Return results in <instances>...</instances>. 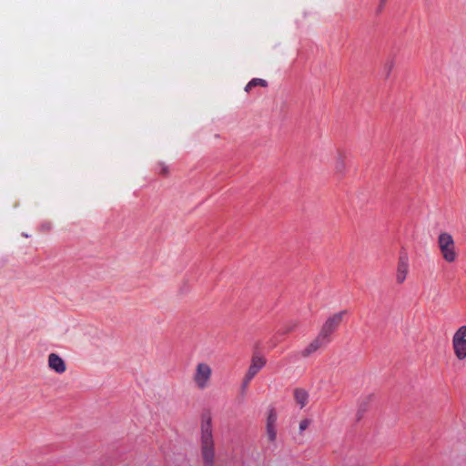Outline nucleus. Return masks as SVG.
<instances>
[{
    "instance_id": "0eeeda50",
    "label": "nucleus",
    "mask_w": 466,
    "mask_h": 466,
    "mask_svg": "<svg viewBox=\"0 0 466 466\" xmlns=\"http://www.w3.org/2000/svg\"><path fill=\"white\" fill-rule=\"evenodd\" d=\"M329 342L325 339L320 334L317 336L302 351L301 356L304 358L309 357L318 350L326 347Z\"/></svg>"
},
{
    "instance_id": "2eb2a0df",
    "label": "nucleus",
    "mask_w": 466,
    "mask_h": 466,
    "mask_svg": "<svg viewBox=\"0 0 466 466\" xmlns=\"http://www.w3.org/2000/svg\"><path fill=\"white\" fill-rule=\"evenodd\" d=\"M157 170L160 175L167 176L169 173L168 167L164 163H159L157 167Z\"/></svg>"
},
{
    "instance_id": "9d476101",
    "label": "nucleus",
    "mask_w": 466,
    "mask_h": 466,
    "mask_svg": "<svg viewBox=\"0 0 466 466\" xmlns=\"http://www.w3.org/2000/svg\"><path fill=\"white\" fill-rule=\"evenodd\" d=\"M294 398L296 402L303 408L308 402L309 394L302 389H296L294 391Z\"/></svg>"
},
{
    "instance_id": "4468645a",
    "label": "nucleus",
    "mask_w": 466,
    "mask_h": 466,
    "mask_svg": "<svg viewBox=\"0 0 466 466\" xmlns=\"http://www.w3.org/2000/svg\"><path fill=\"white\" fill-rule=\"evenodd\" d=\"M277 421V414L273 409L268 411L267 418V425H275Z\"/></svg>"
},
{
    "instance_id": "dca6fc26",
    "label": "nucleus",
    "mask_w": 466,
    "mask_h": 466,
    "mask_svg": "<svg viewBox=\"0 0 466 466\" xmlns=\"http://www.w3.org/2000/svg\"><path fill=\"white\" fill-rule=\"evenodd\" d=\"M252 377H248V375H245L244 379H243V382H242V390H246V389L248 387L250 381L252 380Z\"/></svg>"
},
{
    "instance_id": "423d86ee",
    "label": "nucleus",
    "mask_w": 466,
    "mask_h": 466,
    "mask_svg": "<svg viewBox=\"0 0 466 466\" xmlns=\"http://www.w3.org/2000/svg\"><path fill=\"white\" fill-rule=\"evenodd\" d=\"M409 272V258L407 254H401L399 258L397 272H396V281L399 284H401L405 281L407 275Z\"/></svg>"
},
{
    "instance_id": "ddd939ff",
    "label": "nucleus",
    "mask_w": 466,
    "mask_h": 466,
    "mask_svg": "<svg viewBox=\"0 0 466 466\" xmlns=\"http://www.w3.org/2000/svg\"><path fill=\"white\" fill-rule=\"evenodd\" d=\"M267 438L269 441H274L277 438L275 425H266Z\"/></svg>"
},
{
    "instance_id": "6ab92c4d",
    "label": "nucleus",
    "mask_w": 466,
    "mask_h": 466,
    "mask_svg": "<svg viewBox=\"0 0 466 466\" xmlns=\"http://www.w3.org/2000/svg\"><path fill=\"white\" fill-rule=\"evenodd\" d=\"M386 1L387 0H380V5L379 10H378L379 13L382 10L383 5L386 3Z\"/></svg>"
},
{
    "instance_id": "6e6552de",
    "label": "nucleus",
    "mask_w": 466,
    "mask_h": 466,
    "mask_svg": "<svg viewBox=\"0 0 466 466\" xmlns=\"http://www.w3.org/2000/svg\"><path fill=\"white\" fill-rule=\"evenodd\" d=\"M266 359L262 356H259L258 354H255L252 356L251 363L249 365V368L247 371V375L248 377L254 378L259 370L266 365Z\"/></svg>"
},
{
    "instance_id": "f257e3e1",
    "label": "nucleus",
    "mask_w": 466,
    "mask_h": 466,
    "mask_svg": "<svg viewBox=\"0 0 466 466\" xmlns=\"http://www.w3.org/2000/svg\"><path fill=\"white\" fill-rule=\"evenodd\" d=\"M201 454L207 465H212L215 458L214 441L212 435V418L209 412L201 416Z\"/></svg>"
},
{
    "instance_id": "1a4fd4ad",
    "label": "nucleus",
    "mask_w": 466,
    "mask_h": 466,
    "mask_svg": "<svg viewBox=\"0 0 466 466\" xmlns=\"http://www.w3.org/2000/svg\"><path fill=\"white\" fill-rule=\"evenodd\" d=\"M48 366L56 373L62 374L66 370V365L64 360L56 353H51L48 356Z\"/></svg>"
},
{
    "instance_id": "f3484780",
    "label": "nucleus",
    "mask_w": 466,
    "mask_h": 466,
    "mask_svg": "<svg viewBox=\"0 0 466 466\" xmlns=\"http://www.w3.org/2000/svg\"><path fill=\"white\" fill-rule=\"evenodd\" d=\"M310 424V420L308 419H304L299 422V431H305L309 425Z\"/></svg>"
},
{
    "instance_id": "f8f14e48",
    "label": "nucleus",
    "mask_w": 466,
    "mask_h": 466,
    "mask_svg": "<svg viewBox=\"0 0 466 466\" xmlns=\"http://www.w3.org/2000/svg\"><path fill=\"white\" fill-rule=\"evenodd\" d=\"M267 86H268V82L266 80L261 79V78H253L247 84L245 90L247 92H249L255 86L266 87Z\"/></svg>"
},
{
    "instance_id": "9b49d317",
    "label": "nucleus",
    "mask_w": 466,
    "mask_h": 466,
    "mask_svg": "<svg viewBox=\"0 0 466 466\" xmlns=\"http://www.w3.org/2000/svg\"><path fill=\"white\" fill-rule=\"evenodd\" d=\"M334 168L336 173L342 175L345 173L346 170V164L344 160V157L341 154H339L337 157L335 163H334Z\"/></svg>"
},
{
    "instance_id": "a211bd4d",
    "label": "nucleus",
    "mask_w": 466,
    "mask_h": 466,
    "mask_svg": "<svg viewBox=\"0 0 466 466\" xmlns=\"http://www.w3.org/2000/svg\"><path fill=\"white\" fill-rule=\"evenodd\" d=\"M386 68H387V76L390 75L392 67H393V62L392 61H390L388 62L386 65H385Z\"/></svg>"
},
{
    "instance_id": "f03ea898",
    "label": "nucleus",
    "mask_w": 466,
    "mask_h": 466,
    "mask_svg": "<svg viewBox=\"0 0 466 466\" xmlns=\"http://www.w3.org/2000/svg\"><path fill=\"white\" fill-rule=\"evenodd\" d=\"M438 246L445 261L452 263L457 258L455 243L451 234L442 232L438 237Z\"/></svg>"
},
{
    "instance_id": "39448f33",
    "label": "nucleus",
    "mask_w": 466,
    "mask_h": 466,
    "mask_svg": "<svg viewBox=\"0 0 466 466\" xmlns=\"http://www.w3.org/2000/svg\"><path fill=\"white\" fill-rule=\"evenodd\" d=\"M346 314L347 310H341L328 318L319 334L330 342L332 333L339 327Z\"/></svg>"
},
{
    "instance_id": "20e7f679",
    "label": "nucleus",
    "mask_w": 466,
    "mask_h": 466,
    "mask_svg": "<svg viewBox=\"0 0 466 466\" xmlns=\"http://www.w3.org/2000/svg\"><path fill=\"white\" fill-rule=\"evenodd\" d=\"M452 350L458 360H466V325L461 326L453 334Z\"/></svg>"
},
{
    "instance_id": "7ed1b4c3",
    "label": "nucleus",
    "mask_w": 466,
    "mask_h": 466,
    "mask_svg": "<svg viewBox=\"0 0 466 466\" xmlns=\"http://www.w3.org/2000/svg\"><path fill=\"white\" fill-rule=\"evenodd\" d=\"M211 376H212V369L211 367L206 363V362H199L197 364L193 376L192 380L195 384V386L198 390H205L209 387L210 381H211Z\"/></svg>"
}]
</instances>
